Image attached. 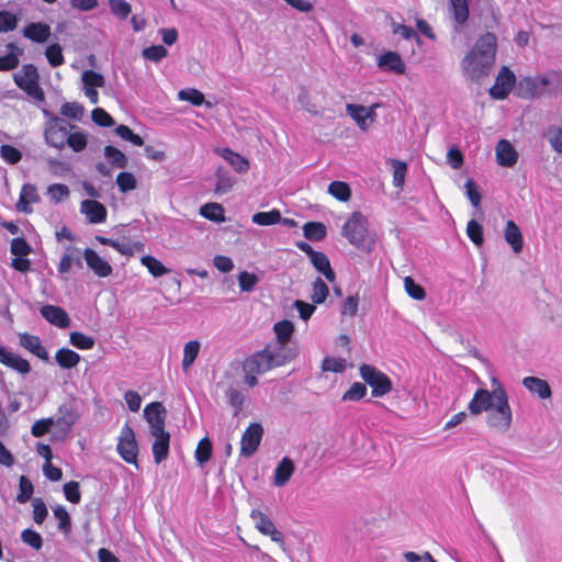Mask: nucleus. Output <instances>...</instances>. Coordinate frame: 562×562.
<instances>
[{
  "mask_svg": "<svg viewBox=\"0 0 562 562\" xmlns=\"http://www.w3.org/2000/svg\"><path fill=\"white\" fill-rule=\"evenodd\" d=\"M496 36L492 33L482 35L460 63L465 80L480 83L490 76L496 59Z\"/></svg>",
  "mask_w": 562,
  "mask_h": 562,
  "instance_id": "1",
  "label": "nucleus"
},
{
  "mask_svg": "<svg viewBox=\"0 0 562 562\" xmlns=\"http://www.w3.org/2000/svg\"><path fill=\"white\" fill-rule=\"evenodd\" d=\"M477 405L482 406V404ZM483 407L479 409L473 403L468 405L469 412L474 416L481 415L484 412L487 413L486 424L491 429L501 434L509 430L513 424V412L508 397L487 401V403L483 404Z\"/></svg>",
  "mask_w": 562,
  "mask_h": 562,
  "instance_id": "2",
  "label": "nucleus"
},
{
  "mask_svg": "<svg viewBox=\"0 0 562 562\" xmlns=\"http://www.w3.org/2000/svg\"><path fill=\"white\" fill-rule=\"evenodd\" d=\"M294 357L295 351L288 345L274 342L254 353L249 366H254L255 371H269L272 368L285 364Z\"/></svg>",
  "mask_w": 562,
  "mask_h": 562,
  "instance_id": "3",
  "label": "nucleus"
},
{
  "mask_svg": "<svg viewBox=\"0 0 562 562\" xmlns=\"http://www.w3.org/2000/svg\"><path fill=\"white\" fill-rule=\"evenodd\" d=\"M80 418V411L75 402L64 403L58 407L57 415L53 417L55 439H66L72 427Z\"/></svg>",
  "mask_w": 562,
  "mask_h": 562,
  "instance_id": "4",
  "label": "nucleus"
},
{
  "mask_svg": "<svg viewBox=\"0 0 562 562\" xmlns=\"http://www.w3.org/2000/svg\"><path fill=\"white\" fill-rule=\"evenodd\" d=\"M15 85L35 101H44V92L38 85V72L35 66L25 65L13 76Z\"/></svg>",
  "mask_w": 562,
  "mask_h": 562,
  "instance_id": "5",
  "label": "nucleus"
},
{
  "mask_svg": "<svg viewBox=\"0 0 562 562\" xmlns=\"http://www.w3.org/2000/svg\"><path fill=\"white\" fill-rule=\"evenodd\" d=\"M549 71H547L539 76L521 78L516 85V93L519 98L531 100L549 92Z\"/></svg>",
  "mask_w": 562,
  "mask_h": 562,
  "instance_id": "6",
  "label": "nucleus"
},
{
  "mask_svg": "<svg viewBox=\"0 0 562 562\" xmlns=\"http://www.w3.org/2000/svg\"><path fill=\"white\" fill-rule=\"evenodd\" d=\"M359 370L361 378L372 387L373 396L381 397L391 392L392 382L382 371L370 364H362Z\"/></svg>",
  "mask_w": 562,
  "mask_h": 562,
  "instance_id": "7",
  "label": "nucleus"
},
{
  "mask_svg": "<svg viewBox=\"0 0 562 562\" xmlns=\"http://www.w3.org/2000/svg\"><path fill=\"white\" fill-rule=\"evenodd\" d=\"M367 218L360 212H355L342 226V235L350 244L360 247L367 238Z\"/></svg>",
  "mask_w": 562,
  "mask_h": 562,
  "instance_id": "8",
  "label": "nucleus"
},
{
  "mask_svg": "<svg viewBox=\"0 0 562 562\" xmlns=\"http://www.w3.org/2000/svg\"><path fill=\"white\" fill-rule=\"evenodd\" d=\"M116 450L125 462L137 463L138 445L133 429L127 424L121 429Z\"/></svg>",
  "mask_w": 562,
  "mask_h": 562,
  "instance_id": "9",
  "label": "nucleus"
},
{
  "mask_svg": "<svg viewBox=\"0 0 562 562\" xmlns=\"http://www.w3.org/2000/svg\"><path fill=\"white\" fill-rule=\"evenodd\" d=\"M516 83L515 74L506 66H503L490 88L488 93L495 100H504L508 97Z\"/></svg>",
  "mask_w": 562,
  "mask_h": 562,
  "instance_id": "10",
  "label": "nucleus"
},
{
  "mask_svg": "<svg viewBox=\"0 0 562 562\" xmlns=\"http://www.w3.org/2000/svg\"><path fill=\"white\" fill-rule=\"evenodd\" d=\"M250 518L255 524V528L263 536H267L271 541L284 546L282 532L274 526L273 521L261 510L252 509Z\"/></svg>",
  "mask_w": 562,
  "mask_h": 562,
  "instance_id": "11",
  "label": "nucleus"
},
{
  "mask_svg": "<svg viewBox=\"0 0 562 562\" xmlns=\"http://www.w3.org/2000/svg\"><path fill=\"white\" fill-rule=\"evenodd\" d=\"M508 397L507 391L504 387L503 383L493 375L491 378V390L480 387L477 389L470 403H473V405L477 406L479 409L484 408L483 405L479 406L477 404H484L487 403V401L491 400H498V398H506Z\"/></svg>",
  "mask_w": 562,
  "mask_h": 562,
  "instance_id": "12",
  "label": "nucleus"
},
{
  "mask_svg": "<svg viewBox=\"0 0 562 562\" xmlns=\"http://www.w3.org/2000/svg\"><path fill=\"white\" fill-rule=\"evenodd\" d=\"M376 104L371 106H364L361 104L348 103L346 105L347 114L356 122L358 127L366 132L372 125L375 120V109Z\"/></svg>",
  "mask_w": 562,
  "mask_h": 562,
  "instance_id": "13",
  "label": "nucleus"
},
{
  "mask_svg": "<svg viewBox=\"0 0 562 562\" xmlns=\"http://www.w3.org/2000/svg\"><path fill=\"white\" fill-rule=\"evenodd\" d=\"M263 428L260 424H250L244 431L240 440V456L248 458L252 456L261 441Z\"/></svg>",
  "mask_w": 562,
  "mask_h": 562,
  "instance_id": "14",
  "label": "nucleus"
},
{
  "mask_svg": "<svg viewBox=\"0 0 562 562\" xmlns=\"http://www.w3.org/2000/svg\"><path fill=\"white\" fill-rule=\"evenodd\" d=\"M144 417L148 423L150 435L166 431L165 422L167 412L160 402L148 404L144 409Z\"/></svg>",
  "mask_w": 562,
  "mask_h": 562,
  "instance_id": "15",
  "label": "nucleus"
},
{
  "mask_svg": "<svg viewBox=\"0 0 562 562\" xmlns=\"http://www.w3.org/2000/svg\"><path fill=\"white\" fill-rule=\"evenodd\" d=\"M82 91L92 104L99 102L98 88L105 85L104 77L94 70H85L81 74Z\"/></svg>",
  "mask_w": 562,
  "mask_h": 562,
  "instance_id": "16",
  "label": "nucleus"
},
{
  "mask_svg": "<svg viewBox=\"0 0 562 562\" xmlns=\"http://www.w3.org/2000/svg\"><path fill=\"white\" fill-rule=\"evenodd\" d=\"M83 258L88 268L99 278H106L112 274V266L93 249L86 248Z\"/></svg>",
  "mask_w": 562,
  "mask_h": 562,
  "instance_id": "17",
  "label": "nucleus"
},
{
  "mask_svg": "<svg viewBox=\"0 0 562 562\" xmlns=\"http://www.w3.org/2000/svg\"><path fill=\"white\" fill-rule=\"evenodd\" d=\"M80 212L90 224H101L106 220L105 206L97 200H83L80 203Z\"/></svg>",
  "mask_w": 562,
  "mask_h": 562,
  "instance_id": "18",
  "label": "nucleus"
},
{
  "mask_svg": "<svg viewBox=\"0 0 562 562\" xmlns=\"http://www.w3.org/2000/svg\"><path fill=\"white\" fill-rule=\"evenodd\" d=\"M0 362L21 374H26L31 371V366L26 359L7 350L2 346H0Z\"/></svg>",
  "mask_w": 562,
  "mask_h": 562,
  "instance_id": "19",
  "label": "nucleus"
},
{
  "mask_svg": "<svg viewBox=\"0 0 562 562\" xmlns=\"http://www.w3.org/2000/svg\"><path fill=\"white\" fill-rule=\"evenodd\" d=\"M151 437L154 438L151 446L154 461L159 464L168 458L170 434L168 431H161L158 434H153Z\"/></svg>",
  "mask_w": 562,
  "mask_h": 562,
  "instance_id": "20",
  "label": "nucleus"
},
{
  "mask_svg": "<svg viewBox=\"0 0 562 562\" xmlns=\"http://www.w3.org/2000/svg\"><path fill=\"white\" fill-rule=\"evenodd\" d=\"M41 315L56 327L67 328L70 325L68 314L59 306L45 305L41 308Z\"/></svg>",
  "mask_w": 562,
  "mask_h": 562,
  "instance_id": "21",
  "label": "nucleus"
},
{
  "mask_svg": "<svg viewBox=\"0 0 562 562\" xmlns=\"http://www.w3.org/2000/svg\"><path fill=\"white\" fill-rule=\"evenodd\" d=\"M496 160L502 167H513L517 162L518 154L514 146L506 139L496 145Z\"/></svg>",
  "mask_w": 562,
  "mask_h": 562,
  "instance_id": "22",
  "label": "nucleus"
},
{
  "mask_svg": "<svg viewBox=\"0 0 562 562\" xmlns=\"http://www.w3.org/2000/svg\"><path fill=\"white\" fill-rule=\"evenodd\" d=\"M40 201L37 189L34 184L26 183L22 187L20 198L16 203V209L23 213H31L33 211L32 204Z\"/></svg>",
  "mask_w": 562,
  "mask_h": 562,
  "instance_id": "23",
  "label": "nucleus"
},
{
  "mask_svg": "<svg viewBox=\"0 0 562 562\" xmlns=\"http://www.w3.org/2000/svg\"><path fill=\"white\" fill-rule=\"evenodd\" d=\"M295 470L294 462L289 458L284 457L278 463L273 472V484L277 487L284 486L293 475Z\"/></svg>",
  "mask_w": 562,
  "mask_h": 562,
  "instance_id": "24",
  "label": "nucleus"
},
{
  "mask_svg": "<svg viewBox=\"0 0 562 562\" xmlns=\"http://www.w3.org/2000/svg\"><path fill=\"white\" fill-rule=\"evenodd\" d=\"M20 345L41 360L48 361V352L37 336L20 334Z\"/></svg>",
  "mask_w": 562,
  "mask_h": 562,
  "instance_id": "25",
  "label": "nucleus"
},
{
  "mask_svg": "<svg viewBox=\"0 0 562 562\" xmlns=\"http://www.w3.org/2000/svg\"><path fill=\"white\" fill-rule=\"evenodd\" d=\"M522 385L531 393L537 394L540 398L547 400L552 395L551 387L546 380L536 376H526Z\"/></svg>",
  "mask_w": 562,
  "mask_h": 562,
  "instance_id": "26",
  "label": "nucleus"
},
{
  "mask_svg": "<svg viewBox=\"0 0 562 562\" xmlns=\"http://www.w3.org/2000/svg\"><path fill=\"white\" fill-rule=\"evenodd\" d=\"M378 66L387 71L395 74H403L405 70V64L401 56L395 52H387L381 55L378 59Z\"/></svg>",
  "mask_w": 562,
  "mask_h": 562,
  "instance_id": "27",
  "label": "nucleus"
},
{
  "mask_svg": "<svg viewBox=\"0 0 562 562\" xmlns=\"http://www.w3.org/2000/svg\"><path fill=\"white\" fill-rule=\"evenodd\" d=\"M23 35L33 42L44 43L50 35V27L49 25L41 22L31 23L24 27Z\"/></svg>",
  "mask_w": 562,
  "mask_h": 562,
  "instance_id": "28",
  "label": "nucleus"
},
{
  "mask_svg": "<svg viewBox=\"0 0 562 562\" xmlns=\"http://www.w3.org/2000/svg\"><path fill=\"white\" fill-rule=\"evenodd\" d=\"M80 360V355L69 348H60L55 353L56 363L65 370L76 368Z\"/></svg>",
  "mask_w": 562,
  "mask_h": 562,
  "instance_id": "29",
  "label": "nucleus"
},
{
  "mask_svg": "<svg viewBox=\"0 0 562 562\" xmlns=\"http://www.w3.org/2000/svg\"><path fill=\"white\" fill-rule=\"evenodd\" d=\"M505 240L510 245L514 252L518 254L524 247V239L519 227L514 221L509 220L506 223Z\"/></svg>",
  "mask_w": 562,
  "mask_h": 562,
  "instance_id": "30",
  "label": "nucleus"
},
{
  "mask_svg": "<svg viewBox=\"0 0 562 562\" xmlns=\"http://www.w3.org/2000/svg\"><path fill=\"white\" fill-rule=\"evenodd\" d=\"M217 153L234 168L235 171L243 173L249 169V161L229 148L218 149Z\"/></svg>",
  "mask_w": 562,
  "mask_h": 562,
  "instance_id": "31",
  "label": "nucleus"
},
{
  "mask_svg": "<svg viewBox=\"0 0 562 562\" xmlns=\"http://www.w3.org/2000/svg\"><path fill=\"white\" fill-rule=\"evenodd\" d=\"M310 260L314 268L324 274V277L329 281L333 282L335 280V272L333 271L330 267V262L327 258V256L324 252L315 251L310 257Z\"/></svg>",
  "mask_w": 562,
  "mask_h": 562,
  "instance_id": "32",
  "label": "nucleus"
},
{
  "mask_svg": "<svg viewBox=\"0 0 562 562\" xmlns=\"http://www.w3.org/2000/svg\"><path fill=\"white\" fill-rule=\"evenodd\" d=\"M66 136L67 130L65 127L57 126L55 123L49 124L45 130V139L47 144L56 148H61L64 146Z\"/></svg>",
  "mask_w": 562,
  "mask_h": 562,
  "instance_id": "33",
  "label": "nucleus"
},
{
  "mask_svg": "<svg viewBox=\"0 0 562 562\" xmlns=\"http://www.w3.org/2000/svg\"><path fill=\"white\" fill-rule=\"evenodd\" d=\"M201 350V344L199 340H190L183 347V357H182V369L183 371H188L191 366L196 360Z\"/></svg>",
  "mask_w": 562,
  "mask_h": 562,
  "instance_id": "34",
  "label": "nucleus"
},
{
  "mask_svg": "<svg viewBox=\"0 0 562 562\" xmlns=\"http://www.w3.org/2000/svg\"><path fill=\"white\" fill-rule=\"evenodd\" d=\"M200 214L212 222L223 223L225 222L224 207L215 202L206 203L200 209Z\"/></svg>",
  "mask_w": 562,
  "mask_h": 562,
  "instance_id": "35",
  "label": "nucleus"
},
{
  "mask_svg": "<svg viewBox=\"0 0 562 562\" xmlns=\"http://www.w3.org/2000/svg\"><path fill=\"white\" fill-rule=\"evenodd\" d=\"M178 99L181 101L190 102L193 105L205 104L207 108H212V103L205 101L204 94L194 88L182 89L178 92Z\"/></svg>",
  "mask_w": 562,
  "mask_h": 562,
  "instance_id": "36",
  "label": "nucleus"
},
{
  "mask_svg": "<svg viewBox=\"0 0 562 562\" xmlns=\"http://www.w3.org/2000/svg\"><path fill=\"white\" fill-rule=\"evenodd\" d=\"M273 331L278 344L288 345L294 333V325L290 321H281L274 324Z\"/></svg>",
  "mask_w": 562,
  "mask_h": 562,
  "instance_id": "37",
  "label": "nucleus"
},
{
  "mask_svg": "<svg viewBox=\"0 0 562 562\" xmlns=\"http://www.w3.org/2000/svg\"><path fill=\"white\" fill-rule=\"evenodd\" d=\"M449 2L456 23L464 24L469 18L468 0H449Z\"/></svg>",
  "mask_w": 562,
  "mask_h": 562,
  "instance_id": "38",
  "label": "nucleus"
},
{
  "mask_svg": "<svg viewBox=\"0 0 562 562\" xmlns=\"http://www.w3.org/2000/svg\"><path fill=\"white\" fill-rule=\"evenodd\" d=\"M303 234L306 239L322 240L326 236V226L319 222H307L303 226Z\"/></svg>",
  "mask_w": 562,
  "mask_h": 562,
  "instance_id": "39",
  "label": "nucleus"
},
{
  "mask_svg": "<svg viewBox=\"0 0 562 562\" xmlns=\"http://www.w3.org/2000/svg\"><path fill=\"white\" fill-rule=\"evenodd\" d=\"M251 221L252 223L260 226L273 225L281 221V213L279 210L258 212L252 215Z\"/></svg>",
  "mask_w": 562,
  "mask_h": 562,
  "instance_id": "40",
  "label": "nucleus"
},
{
  "mask_svg": "<svg viewBox=\"0 0 562 562\" xmlns=\"http://www.w3.org/2000/svg\"><path fill=\"white\" fill-rule=\"evenodd\" d=\"M328 193L341 202L349 201L351 196L350 187L344 181H333L328 186Z\"/></svg>",
  "mask_w": 562,
  "mask_h": 562,
  "instance_id": "41",
  "label": "nucleus"
},
{
  "mask_svg": "<svg viewBox=\"0 0 562 562\" xmlns=\"http://www.w3.org/2000/svg\"><path fill=\"white\" fill-rule=\"evenodd\" d=\"M104 157L114 167L125 168L127 166L126 156L114 146H105Z\"/></svg>",
  "mask_w": 562,
  "mask_h": 562,
  "instance_id": "42",
  "label": "nucleus"
},
{
  "mask_svg": "<svg viewBox=\"0 0 562 562\" xmlns=\"http://www.w3.org/2000/svg\"><path fill=\"white\" fill-rule=\"evenodd\" d=\"M140 263L146 267L149 273L155 277H161L168 273V269L155 257L153 256H143L140 258Z\"/></svg>",
  "mask_w": 562,
  "mask_h": 562,
  "instance_id": "43",
  "label": "nucleus"
},
{
  "mask_svg": "<svg viewBox=\"0 0 562 562\" xmlns=\"http://www.w3.org/2000/svg\"><path fill=\"white\" fill-rule=\"evenodd\" d=\"M226 397L228 398V403L235 411V415H237L244 407L246 395L241 390L236 386H229L226 391Z\"/></svg>",
  "mask_w": 562,
  "mask_h": 562,
  "instance_id": "44",
  "label": "nucleus"
},
{
  "mask_svg": "<svg viewBox=\"0 0 562 562\" xmlns=\"http://www.w3.org/2000/svg\"><path fill=\"white\" fill-rule=\"evenodd\" d=\"M195 460L200 465L206 463L212 456V442L207 437L201 439L195 450Z\"/></svg>",
  "mask_w": 562,
  "mask_h": 562,
  "instance_id": "45",
  "label": "nucleus"
},
{
  "mask_svg": "<svg viewBox=\"0 0 562 562\" xmlns=\"http://www.w3.org/2000/svg\"><path fill=\"white\" fill-rule=\"evenodd\" d=\"M70 344L80 350H90L94 347V339L80 331H72L69 335Z\"/></svg>",
  "mask_w": 562,
  "mask_h": 562,
  "instance_id": "46",
  "label": "nucleus"
},
{
  "mask_svg": "<svg viewBox=\"0 0 562 562\" xmlns=\"http://www.w3.org/2000/svg\"><path fill=\"white\" fill-rule=\"evenodd\" d=\"M390 164L393 168V184L396 188H402L405 182L407 165L397 159H390Z\"/></svg>",
  "mask_w": 562,
  "mask_h": 562,
  "instance_id": "47",
  "label": "nucleus"
},
{
  "mask_svg": "<svg viewBox=\"0 0 562 562\" xmlns=\"http://www.w3.org/2000/svg\"><path fill=\"white\" fill-rule=\"evenodd\" d=\"M328 293H329V290H328L327 284L321 278H317L313 282V289H312V294H311V299H312L313 303L314 304L324 303L328 296Z\"/></svg>",
  "mask_w": 562,
  "mask_h": 562,
  "instance_id": "48",
  "label": "nucleus"
},
{
  "mask_svg": "<svg viewBox=\"0 0 562 562\" xmlns=\"http://www.w3.org/2000/svg\"><path fill=\"white\" fill-rule=\"evenodd\" d=\"M33 492L34 486L32 482L26 476L22 475L19 481V493L16 495V502L20 504L26 503L31 499Z\"/></svg>",
  "mask_w": 562,
  "mask_h": 562,
  "instance_id": "49",
  "label": "nucleus"
},
{
  "mask_svg": "<svg viewBox=\"0 0 562 562\" xmlns=\"http://www.w3.org/2000/svg\"><path fill=\"white\" fill-rule=\"evenodd\" d=\"M69 188L63 183L50 184L47 188V195L54 203H59L69 196Z\"/></svg>",
  "mask_w": 562,
  "mask_h": 562,
  "instance_id": "50",
  "label": "nucleus"
},
{
  "mask_svg": "<svg viewBox=\"0 0 562 562\" xmlns=\"http://www.w3.org/2000/svg\"><path fill=\"white\" fill-rule=\"evenodd\" d=\"M216 176H217V183L215 187V193L224 194V193L229 192L236 182L235 179L232 178L231 176L222 172L221 169L217 170Z\"/></svg>",
  "mask_w": 562,
  "mask_h": 562,
  "instance_id": "51",
  "label": "nucleus"
},
{
  "mask_svg": "<svg viewBox=\"0 0 562 562\" xmlns=\"http://www.w3.org/2000/svg\"><path fill=\"white\" fill-rule=\"evenodd\" d=\"M258 282L259 278L255 273L241 271L238 274V284L243 292H252Z\"/></svg>",
  "mask_w": 562,
  "mask_h": 562,
  "instance_id": "52",
  "label": "nucleus"
},
{
  "mask_svg": "<svg viewBox=\"0 0 562 562\" xmlns=\"http://www.w3.org/2000/svg\"><path fill=\"white\" fill-rule=\"evenodd\" d=\"M116 184L121 192L125 193L136 188L137 181L131 172H120L116 177Z\"/></svg>",
  "mask_w": 562,
  "mask_h": 562,
  "instance_id": "53",
  "label": "nucleus"
},
{
  "mask_svg": "<svg viewBox=\"0 0 562 562\" xmlns=\"http://www.w3.org/2000/svg\"><path fill=\"white\" fill-rule=\"evenodd\" d=\"M53 513L58 520V529L68 532L71 527V520L66 508L63 505H58L53 509Z\"/></svg>",
  "mask_w": 562,
  "mask_h": 562,
  "instance_id": "54",
  "label": "nucleus"
},
{
  "mask_svg": "<svg viewBox=\"0 0 562 562\" xmlns=\"http://www.w3.org/2000/svg\"><path fill=\"white\" fill-rule=\"evenodd\" d=\"M0 157L7 164L15 165L22 159V153L11 145H2L0 147Z\"/></svg>",
  "mask_w": 562,
  "mask_h": 562,
  "instance_id": "55",
  "label": "nucleus"
},
{
  "mask_svg": "<svg viewBox=\"0 0 562 562\" xmlns=\"http://www.w3.org/2000/svg\"><path fill=\"white\" fill-rule=\"evenodd\" d=\"M54 428L53 417L36 420L31 428V434L36 437H43Z\"/></svg>",
  "mask_w": 562,
  "mask_h": 562,
  "instance_id": "56",
  "label": "nucleus"
},
{
  "mask_svg": "<svg viewBox=\"0 0 562 562\" xmlns=\"http://www.w3.org/2000/svg\"><path fill=\"white\" fill-rule=\"evenodd\" d=\"M18 18L10 11H0V33L13 31L18 25Z\"/></svg>",
  "mask_w": 562,
  "mask_h": 562,
  "instance_id": "57",
  "label": "nucleus"
},
{
  "mask_svg": "<svg viewBox=\"0 0 562 562\" xmlns=\"http://www.w3.org/2000/svg\"><path fill=\"white\" fill-rule=\"evenodd\" d=\"M546 138L554 151L562 154V128L561 127L549 128L546 133Z\"/></svg>",
  "mask_w": 562,
  "mask_h": 562,
  "instance_id": "58",
  "label": "nucleus"
},
{
  "mask_svg": "<svg viewBox=\"0 0 562 562\" xmlns=\"http://www.w3.org/2000/svg\"><path fill=\"white\" fill-rule=\"evenodd\" d=\"M109 7L111 12L122 20L126 19L132 11L130 3L124 0H109Z\"/></svg>",
  "mask_w": 562,
  "mask_h": 562,
  "instance_id": "59",
  "label": "nucleus"
},
{
  "mask_svg": "<svg viewBox=\"0 0 562 562\" xmlns=\"http://www.w3.org/2000/svg\"><path fill=\"white\" fill-rule=\"evenodd\" d=\"M346 366H347V362L342 358L326 357L323 360L322 369H323V371L341 373L345 371Z\"/></svg>",
  "mask_w": 562,
  "mask_h": 562,
  "instance_id": "60",
  "label": "nucleus"
},
{
  "mask_svg": "<svg viewBox=\"0 0 562 562\" xmlns=\"http://www.w3.org/2000/svg\"><path fill=\"white\" fill-rule=\"evenodd\" d=\"M45 55L53 67L64 64L63 49L59 44H52L46 48Z\"/></svg>",
  "mask_w": 562,
  "mask_h": 562,
  "instance_id": "61",
  "label": "nucleus"
},
{
  "mask_svg": "<svg viewBox=\"0 0 562 562\" xmlns=\"http://www.w3.org/2000/svg\"><path fill=\"white\" fill-rule=\"evenodd\" d=\"M404 288L406 293L414 300H423L426 296L423 286L417 284L411 277L404 279Z\"/></svg>",
  "mask_w": 562,
  "mask_h": 562,
  "instance_id": "62",
  "label": "nucleus"
},
{
  "mask_svg": "<svg viewBox=\"0 0 562 562\" xmlns=\"http://www.w3.org/2000/svg\"><path fill=\"white\" fill-rule=\"evenodd\" d=\"M467 234L468 237L476 245L481 246L483 244V228L475 221L471 220L467 225Z\"/></svg>",
  "mask_w": 562,
  "mask_h": 562,
  "instance_id": "63",
  "label": "nucleus"
},
{
  "mask_svg": "<svg viewBox=\"0 0 562 562\" xmlns=\"http://www.w3.org/2000/svg\"><path fill=\"white\" fill-rule=\"evenodd\" d=\"M21 539L24 543L35 550H40L43 546V539L41 535L32 529L23 530L21 533Z\"/></svg>",
  "mask_w": 562,
  "mask_h": 562,
  "instance_id": "64",
  "label": "nucleus"
}]
</instances>
